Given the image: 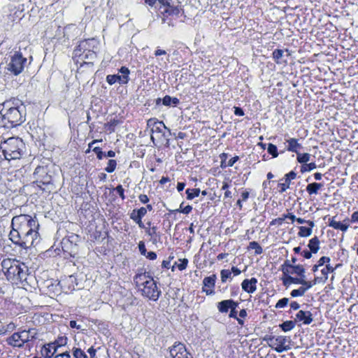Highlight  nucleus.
I'll return each mask as SVG.
<instances>
[{"label":"nucleus","mask_w":358,"mask_h":358,"mask_svg":"<svg viewBox=\"0 0 358 358\" xmlns=\"http://www.w3.org/2000/svg\"><path fill=\"white\" fill-rule=\"evenodd\" d=\"M11 227L9 238L14 244L28 249L40 243L39 224L36 217L25 214L15 216L12 219Z\"/></svg>","instance_id":"1"},{"label":"nucleus","mask_w":358,"mask_h":358,"mask_svg":"<svg viewBox=\"0 0 358 358\" xmlns=\"http://www.w3.org/2000/svg\"><path fill=\"white\" fill-rule=\"evenodd\" d=\"M0 117L3 127L13 128L25 120L24 106L19 99H11L0 103Z\"/></svg>","instance_id":"2"},{"label":"nucleus","mask_w":358,"mask_h":358,"mask_svg":"<svg viewBox=\"0 0 358 358\" xmlns=\"http://www.w3.org/2000/svg\"><path fill=\"white\" fill-rule=\"evenodd\" d=\"M1 270L8 280L17 284L27 280V266L15 259H4L1 264Z\"/></svg>","instance_id":"3"},{"label":"nucleus","mask_w":358,"mask_h":358,"mask_svg":"<svg viewBox=\"0 0 358 358\" xmlns=\"http://www.w3.org/2000/svg\"><path fill=\"white\" fill-rule=\"evenodd\" d=\"M134 281L143 296L154 301L158 300L161 291L151 276L145 273H139L136 275Z\"/></svg>","instance_id":"4"},{"label":"nucleus","mask_w":358,"mask_h":358,"mask_svg":"<svg viewBox=\"0 0 358 358\" xmlns=\"http://www.w3.org/2000/svg\"><path fill=\"white\" fill-rule=\"evenodd\" d=\"M25 152V144L18 137L9 138L1 142L0 152L4 156L5 159H19Z\"/></svg>","instance_id":"5"},{"label":"nucleus","mask_w":358,"mask_h":358,"mask_svg":"<svg viewBox=\"0 0 358 358\" xmlns=\"http://www.w3.org/2000/svg\"><path fill=\"white\" fill-rule=\"evenodd\" d=\"M36 335L37 333L34 329L23 330L13 334L7 338V343L13 347L22 348L24 343L36 338Z\"/></svg>","instance_id":"6"},{"label":"nucleus","mask_w":358,"mask_h":358,"mask_svg":"<svg viewBox=\"0 0 358 358\" xmlns=\"http://www.w3.org/2000/svg\"><path fill=\"white\" fill-rule=\"evenodd\" d=\"M68 338L65 336H59L54 342L44 345L41 350L45 358H52L60 347L67 344Z\"/></svg>","instance_id":"7"},{"label":"nucleus","mask_w":358,"mask_h":358,"mask_svg":"<svg viewBox=\"0 0 358 358\" xmlns=\"http://www.w3.org/2000/svg\"><path fill=\"white\" fill-rule=\"evenodd\" d=\"M27 59L23 57L20 53L16 52L12 56L8 64V70L14 75L20 74L24 69Z\"/></svg>","instance_id":"8"},{"label":"nucleus","mask_w":358,"mask_h":358,"mask_svg":"<svg viewBox=\"0 0 358 358\" xmlns=\"http://www.w3.org/2000/svg\"><path fill=\"white\" fill-rule=\"evenodd\" d=\"M121 75H108L106 77V81L109 85H113L119 83L122 85L127 84L129 80V75L130 73L129 69L126 66H122L119 70Z\"/></svg>","instance_id":"9"},{"label":"nucleus","mask_w":358,"mask_h":358,"mask_svg":"<svg viewBox=\"0 0 358 358\" xmlns=\"http://www.w3.org/2000/svg\"><path fill=\"white\" fill-rule=\"evenodd\" d=\"M266 340L268 341V345L278 352H282L289 349V346L285 345L287 342L286 336H269Z\"/></svg>","instance_id":"10"},{"label":"nucleus","mask_w":358,"mask_h":358,"mask_svg":"<svg viewBox=\"0 0 358 358\" xmlns=\"http://www.w3.org/2000/svg\"><path fill=\"white\" fill-rule=\"evenodd\" d=\"M34 176L38 186L41 185H48L52 182L51 176L47 173V169L44 166H38L34 171Z\"/></svg>","instance_id":"11"},{"label":"nucleus","mask_w":358,"mask_h":358,"mask_svg":"<svg viewBox=\"0 0 358 358\" xmlns=\"http://www.w3.org/2000/svg\"><path fill=\"white\" fill-rule=\"evenodd\" d=\"M169 352L172 358H189L191 357L185 345L181 343H176L170 348Z\"/></svg>","instance_id":"12"},{"label":"nucleus","mask_w":358,"mask_h":358,"mask_svg":"<svg viewBox=\"0 0 358 358\" xmlns=\"http://www.w3.org/2000/svg\"><path fill=\"white\" fill-rule=\"evenodd\" d=\"M147 126L150 129L151 139L153 142L155 141L154 134H161L163 132L164 129H166V127L163 122L158 121L154 118H151L148 120Z\"/></svg>","instance_id":"13"},{"label":"nucleus","mask_w":358,"mask_h":358,"mask_svg":"<svg viewBox=\"0 0 358 358\" xmlns=\"http://www.w3.org/2000/svg\"><path fill=\"white\" fill-rule=\"evenodd\" d=\"M217 276L215 274H213L210 276L204 278L203 280V292H206L207 295H210L214 293L213 289L215 287V280Z\"/></svg>","instance_id":"14"},{"label":"nucleus","mask_w":358,"mask_h":358,"mask_svg":"<svg viewBox=\"0 0 358 358\" xmlns=\"http://www.w3.org/2000/svg\"><path fill=\"white\" fill-rule=\"evenodd\" d=\"M92 41H93V39H92V40L88 39V40H85V41L80 42V44L78 45V46L77 47V48L75 50L76 55L80 56V54L79 52L82 50H83V53H85V51H87L84 56L85 59L94 58L96 57L95 52L88 50V43Z\"/></svg>","instance_id":"15"},{"label":"nucleus","mask_w":358,"mask_h":358,"mask_svg":"<svg viewBox=\"0 0 358 358\" xmlns=\"http://www.w3.org/2000/svg\"><path fill=\"white\" fill-rule=\"evenodd\" d=\"M285 266L287 267L286 271H284V273L286 272L289 273L291 274H296L299 276V278H304L306 279L305 275V268L302 265H293L291 264L288 261L285 262Z\"/></svg>","instance_id":"16"},{"label":"nucleus","mask_w":358,"mask_h":358,"mask_svg":"<svg viewBox=\"0 0 358 358\" xmlns=\"http://www.w3.org/2000/svg\"><path fill=\"white\" fill-rule=\"evenodd\" d=\"M296 176L294 171H292L289 173L285 175V182L278 184V187L280 188L279 192H285L289 187L291 183V180H294Z\"/></svg>","instance_id":"17"},{"label":"nucleus","mask_w":358,"mask_h":358,"mask_svg":"<svg viewBox=\"0 0 358 358\" xmlns=\"http://www.w3.org/2000/svg\"><path fill=\"white\" fill-rule=\"evenodd\" d=\"M257 280L255 278L245 279L242 282V289L248 293H253L257 289Z\"/></svg>","instance_id":"18"},{"label":"nucleus","mask_w":358,"mask_h":358,"mask_svg":"<svg viewBox=\"0 0 358 358\" xmlns=\"http://www.w3.org/2000/svg\"><path fill=\"white\" fill-rule=\"evenodd\" d=\"M296 320L303 321L304 324H310L313 322L312 313L310 311L299 310L296 315Z\"/></svg>","instance_id":"19"},{"label":"nucleus","mask_w":358,"mask_h":358,"mask_svg":"<svg viewBox=\"0 0 358 358\" xmlns=\"http://www.w3.org/2000/svg\"><path fill=\"white\" fill-rule=\"evenodd\" d=\"M285 53H286V55L288 57L289 56V52L288 50H280V49H276L273 52V58L278 64H282L286 63L287 60L283 59V57L285 56Z\"/></svg>","instance_id":"20"},{"label":"nucleus","mask_w":358,"mask_h":358,"mask_svg":"<svg viewBox=\"0 0 358 358\" xmlns=\"http://www.w3.org/2000/svg\"><path fill=\"white\" fill-rule=\"evenodd\" d=\"M291 284H307V280L304 278H294L291 275H287L283 279V285L285 286L288 287Z\"/></svg>","instance_id":"21"},{"label":"nucleus","mask_w":358,"mask_h":358,"mask_svg":"<svg viewBox=\"0 0 358 358\" xmlns=\"http://www.w3.org/2000/svg\"><path fill=\"white\" fill-rule=\"evenodd\" d=\"M181 10V8L177 5L174 4V2L172 1L171 3L169 6H166L164 12L168 15L172 16H178Z\"/></svg>","instance_id":"22"},{"label":"nucleus","mask_w":358,"mask_h":358,"mask_svg":"<svg viewBox=\"0 0 358 358\" xmlns=\"http://www.w3.org/2000/svg\"><path fill=\"white\" fill-rule=\"evenodd\" d=\"M288 145L287 150L289 152L299 153V150L302 148L301 145L299 143L298 140L294 138H289L286 141Z\"/></svg>","instance_id":"23"},{"label":"nucleus","mask_w":358,"mask_h":358,"mask_svg":"<svg viewBox=\"0 0 358 358\" xmlns=\"http://www.w3.org/2000/svg\"><path fill=\"white\" fill-rule=\"evenodd\" d=\"M302 286L297 289H294L291 292L290 295L292 297L302 296L305 294L306 292L311 288V285L309 282L307 284H301Z\"/></svg>","instance_id":"24"},{"label":"nucleus","mask_w":358,"mask_h":358,"mask_svg":"<svg viewBox=\"0 0 358 358\" xmlns=\"http://www.w3.org/2000/svg\"><path fill=\"white\" fill-rule=\"evenodd\" d=\"M234 304V300L227 299L223 300L217 303V309L220 313H227L230 309V306Z\"/></svg>","instance_id":"25"},{"label":"nucleus","mask_w":358,"mask_h":358,"mask_svg":"<svg viewBox=\"0 0 358 358\" xmlns=\"http://www.w3.org/2000/svg\"><path fill=\"white\" fill-rule=\"evenodd\" d=\"M329 226L335 229H339L341 230L342 231H345L348 229L349 224L348 222L345 224L341 223V222L335 220V217H332L330 220Z\"/></svg>","instance_id":"26"},{"label":"nucleus","mask_w":358,"mask_h":358,"mask_svg":"<svg viewBox=\"0 0 358 358\" xmlns=\"http://www.w3.org/2000/svg\"><path fill=\"white\" fill-rule=\"evenodd\" d=\"M323 187L322 183L313 182L307 185L306 191L309 195L317 194L318 191Z\"/></svg>","instance_id":"27"},{"label":"nucleus","mask_w":358,"mask_h":358,"mask_svg":"<svg viewBox=\"0 0 358 358\" xmlns=\"http://www.w3.org/2000/svg\"><path fill=\"white\" fill-rule=\"evenodd\" d=\"M308 248L310 250L313 252L316 253L319 250L320 248V241L317 236L313 237L309 241L308 243Z\"/></svg>","instance_id":"28"},{"label":"nucleus","mask_w":358,"mask_h":358,"mask_svg":"<svg viewBox=\"0 0 358 358\" xmlns=\"http://www.w3.org/2000/svg\"><path fill=\"white\" fill-rule=\"evenodd\" d=\"M295 327V322L292 320H287L280 324V327L284 331H289L294 329Z\"/></svg>","instance_id":"29"},{"label":"nucleus","mask_w":358,"mask_h":358,"mask_svg":"<svg viewBox=\"0 0 358 358\" xmlns=\"http://www.w3.org/2000/svg\"><path fill=\"white\" fill-rule=\"evenodd\" d=\"M200 192V189L196 188L186 189L187 199L188 200H192L194 197L199 196Z\"/></svg>","instance_id":"30"},{"label":"nucleus","mask_w":358,"mask_h":358,"mask_svg":"<svg viewBox=\"0 0 358 358\" xmlns=\"http://www.w3.org/2000/svg\"><path fill=\"white\" fill-rule=\"evenodd\" d=\"M297 161L300 164H305L307 163L310 158V155L308 153H297Z\"/></svg>","instance_id":"31"},{"label":"nucleus","mask_w":358,"mask_h":358,"mask_svg":"<svg viewBox=\"0 0 358 358\" xmlns=\"http://www.w3.org/2000/svg\"><path fill=\"white\" fill-rule=\"evenodd\" d=\"M335 270H336V268H334L329 264H327L326 265L325 268H324L321 270V273L324 277V282H325L328 279L329 273H333V272H334Z\"/></svg>","instance_id":"32"},{"label":"nucleus","mask_w":358,"mask_h":358,"mask_svg":"<svg viewBox=\"0 0 358 358\" xmlns=\"http://www.w3.org/2000/svg\"><path fill=\"white\" fill-rule=\"evenodd\" d=\"M72 353L75 358H87L85 352L80 348H73L72 349Z\"/></svg>","instance_id":"33"},{"label":"nucleus","mask_w":358,"mask_h":358,"mask_svg":"<svg viewBox=\"0 0 358 358\" xmlns=\"http://www.w3.org/2000/svg\"><path fill=\"white\" fill-rule=\"evenodd\" d=\"M312 234L311 228H308L306 227H300L299 231L298 233V236L300 237H307L310 236Z\"/></svg>","instance_id":"34"},{"label":"nucleus","mask_w":358,"mask_h":358,"mask_svg":"<svg viewBox=\"0 0 358 358\" xmlns=\"http://www.w3.org/2000/svg\"><path fill=\"white\" fill-rule=\"evenodd\" d=\"M316 167H317V166L315 162H311L309 164L305 163L301 167V173L308 172V171H310L316 169Z\"/></svg>","instance_id":"35"},{"label":"nucleus","mask_w":358,"mask_h":358,"mask_svg":"<svg viewBox=\"0 0 358 358\" xmlns=\"http://www.w3.org/2000/svg\"><path fill=\"white\" fill-rule=\"evenodd\" d=\"M117 166V162L115 159H110L108 162L105 171L108 173H112L115 171Z\"/></svg>","instance_id":"36"},{"label":"nucleus","mask_w":358,"mask_h":358,"mask_svg":"<svg viewBox=\"0 0 358 358\" xmlns=\"http://www.w3.org/2000/svg\"><path fill=\"white\" fill-rule=\"evenodd\" d=\"M221 280L225 282L227 279L231 278V271L229 269H223L220 272Z\"/></svg>","instance_id":"37"},{"label":"nucleus","mask_w":358,"mask_h":358,"mask_svg":"<svg viewBox=\"0 0 358 358\" xmlns=\"http://www.w3.org/2000/svg\"><path fill=\"white\" fill-rule=\"evenodd\" d=\"M267 151L273 157H277L278 156L277 147L272 143H268Z\"/></svg>","instance_id":"38"},{"label":"nucleus","mask_w":358,"mask_h":358,"mask_svg":"<svg viewBox=\"0 0 358 358\" xmlns=\"http://www.w3.org/2000/svg\"><path fill=\"white\" fill-rule=\"evenodd\" d=\"M229 317L236 319L240 325L243 326L244 324V321L242 319L237 317L236 309H230Z\"/></svg>","instance_id":"39"},{"label":"nucleus","mask_w":358,"mask_h":358,"mask_svg":"<svg viewBox=\"0 0 358 358\" xmlns=\"http://www.w3.org/2000/svg\"><path fill=\"white\" fill-rule=\"evenodd\" d=\"M250 248L252 249H255V253L257 255H259V254L262 253V247L259 245V244L258 243H257L255 241H252V242L250 243Z\"/></svg>","instance_id":"40"},{"label":"nucleus","mask_w":358,"mask_h":358,"mask_svg":"<svg viewBox=\"0 0 358 358\" xmlns=\"http://www.w3.org/2000/svg\"><path fill=\"white\" fill-rule=\"evenodd\" d=\"M182 204H183V203H182L180 204V208L176 209L175 211L176 212L182 213L186 214V215L189 214L192 211V206L187 205L184 208L181 209Z\"/></svg>","instance_id":"41"},{"label":"nucleus","mask_w":358,"mask_h":358,"mask_svg":"<svg viewBox=\"0 0 358 358\" xmlns=\"http://www.w3.org/2000/svg\"><path fill=\"white\" fill-rule=\"evenodd\" d=\"M180 263L177 264V266L180 271L185 270L188 264V259H179Z\"/></svg>","instance_id":"42"},{"label":"nucleus","mask_w":358,"mask_h":358,"mask_svg":"<svg viewBox=\"0 0 358 358\" xmlns=\"http://www.w3.org/2000/svg\"><path fill=\"white\" fill-rule=\"evenodd\" d=\"M288 302H289V299H287V298H282V299H280L277 302V303L275 305V308H284V307H285L287 305Z\"/></svg>","instance_id":"43"},{"label":"nucleus","mask_w":358,"mask_h":358,"mask_svg":"<svg viewBox=\"0 0 358 358\" xmlns=\"http://www.w3.org/2000/svg\"><path fill=\"white\" fill-rule=\"evenodd\" d=\"M92 151L96 154L97 158L99 159H102L104 157L105 153L101 151V149L99 147H94L92 149Z\"/></svg>","instance_id":"44"},{"label":"nucleus","mask_w":358,"mask_h":358,"mask_svg":"<svg viewBox=\"0 0 358 358\" xmlns=\"http://www.w3.org/2000/svg\"><path fill=\"white\" fill-rule=\"evenodd\" d=\"M285 220V214H284L282 215L281 217H278V218H275V219L273 220L271 222L270 224L271 225H275V224L281 225Z\"/></svg>","instance_id":"45"},{"label":"nucleus","mask_w":358,"mask_h":358,"mask_svg":"<svg viewBox=\"0 0 358 358\" xmlns=\"http://www.w3.org/2000/svg\"><path fill=\"white\" fill-rule=\"evenodd\" d=\"M115 190L117 192V193L119 194V196L121 197L122 200L125 199V196L124 194V190L121 185H117L115 187Z\"/></svg>","instance_id":"46"},{"label":"nucleus","mask_w":358,"mask_h":358,"mask_svg":"<svg viewBox=\"0 0 358 358\" xmlns=\"http://www.w3.org/2000/svg\"><path fill=\"white\" fill-rule=\"evenodd\" d=\"M131 220H133L135 222H141V217L137 214L136 210H134L130 215Z\"/></svg>","instance_id":"47"},{"label":"nucleus","mask_w":358,"mask_h":358,"mask_svg":"<svg viewBox=\"0 0 358 358\" xmlns=\"http://www.w3.org/2000/svg\"><path fill=\"white\" fill-rule=\"evenodd\" d=\"M329 262H330V258H329V257H325V256H324V257H322L319 259V261H318V262H317V263H318V266H323L324 264H329Z\"/></svg>","instance_id":"48"},{"label":"nucleus","mask_w":358,"mask_h":358,"mask_svg":"<svg viewBox=\"0 0 358 358\" xmlns=\"http://www.w3.org/2000/svg\"><path fill=\"white\" fill-rule=\"evenodd\" d=\"M238 160V156H236V157H232L231 159H230L227 164L226 165H224V167L226 166H234V164ZM222 166H224L223 165V162H222Z\"/></svg>","instance_id":"49"},{"label":"nucleus","mask_w":358,"mask_h":358,"mask_svg":"<svg viewBox=\"0 0 358 358\" xmlns=\"http://www.w3.org/2000/svg\"><path fill=\"white\" fill-rule=\"evenodd\" d=\"M172 97L166 95L162 99V103L164 106H171V105Z\"/></svg>","instance_id":"50"},{"label":"nucleus","mask_w":358,"mask_h":358,"mask_svg":"<svg viewBox=\"0 0 358 358\" xmlns=\"http://www.w3.org/2000/svg\"><path fill=\"white\" fill-rule=\"evenodd\" d=\"M138 248H139V251H140L141 255H146L147 250H146V248H145V244H144V243L143 241H141L139 243Z\"/></svg>","instance_id":"51"},{"label":"nucleus","mask_w":358,"mask_h":358,"mask_svg":"<svg viewBox=\"0 0 358 358\" xmlns=\"http://www.w3.org/2000/svg\"><path fill=\"white\" fill-rule=\"evenodd\" d=\"M137 214L142 218L144 217L147 213V208L144 207H141L138 210H136Z\"/></svg>","instance_id":"52"},{"label":"nucleus","mask_w":358,"mask_h":358,"mask_svg":"<svg viewBox=\"0 0 358 358\" xmlns=\"http://www.w3.org/2000/svg\"><path fill=\"white\" fill-rule=\"evenodd\" d=\"M138 199L139 201L143 203H146L149 201V198L146 194H140Z\"/></svg>","instance_id":"53"},{"label":"nucleus","mask_w":358,"mask_h":358,"mask_svg":"<svg viewBox=\"0 0 358 358\" xmlns=\"http://www.w3.org/2000/svg\"><path fill=\"white\" fill-rule=\"evenodd\" d=\"M146 257L149 259L154 260L157 258V254L155 252H146V255H145Z\"/></svg>","instance_id":"54"},{"label":"nucleus","mask_w":358,"mask_h":358,"mask_svg":"<svg viewBox=\"0 0 358 358\" xmlns=\"http://www.w3.org/2000/svg\"><path fill=\"white\" fill-rule=\"evenodd\" d=\"M55 358H71L69 352H65L63 353H60L57 355Z\"/></svg>","instance_id":"55"},{"label":"nucleus","mask_w":358,"mask_h":358,"mask_svg":"<svg viewBox=\"0 0 358 358\" xmlns=\"http://www.w3.org/2000/svg\"><path fill=\"white\" fill-rule=\"evenodd\" d=\"M234 114L238 116H243L244 115V112L242 108L239 107H234Z\"/></svg>","instance_id":"56"},{"label":"nucleus","mask_w":358,"mask_h":358,"mask_svg":"<svg viewBox=\"0 0 358 358\" xmlns=\"http://www.w3.org/2000/svg\"><path fill=\"white\" fill-rule=\"evenodd\" d=\"M101 141H102V140H101V139H100V140L96 139V140L92 141L91 143H90L88 144V149L85 151V152H86V153H89V152H90L91 148H92V145H93L94 144H95V143H97V142H101Z\"/></svg>","instance_id":"57"},{"label":"nucleus","mask_w":358,"mask_h":358,"mask_svg":"<svg viewBox=\"0 0 358 358\" xmlns=\"http://www.w3.org/2000/svg\"><path fill=\"white\" fill-rule=\"evenodd\" d=\"M87 352L90 354L91 358H94L96 355V350L94 347H91L87 350Z\"/></svg>","instance_id":"58"},{"label":"nucleus","mask_w":358,"mask_h":358,"mask_svg":"<svg viewBox=\"0 0 358 358\" xmlns=\"http://www.w3.org/2000/svg\"><path fill=\"white\" fill-rule=\"evenodd\" d=\"M173 0H158L160 4L165 6V8L171 3Z\"/></svg>","instance_id":"59"},{"label":"nucleus","mask_w":358,"mask_h":358,"mask_svg":"<svg viewBox=\"0 0 358 358\" xmlns=\"http://www.w3.org/2000/svg\"><path fill=\"white\" fill-rule=\"evenodd\" d=\"M351 222H358V211H356L352 213L351 216Z\"/></svg>","instance_id":"60"},{"label":"nucleus","mask_w":358,"mask_h":358,"mask_svg":"<svg viewBox=\"0 0 358 358\" xmlns=\"http://www.w3.org/2000/svg\"><path fill=\"white\" fill-rule=\"evenodd\" d=\"M312 252L311 251H308V250H304L303 252H302V255L303 256L306 258V259H310L312 257Z\"/></svg>","instance_id":"61"},{"label":"nucleus","mask_w":358,"mask_h":358,"mask_svg":"<svg viewBox=\"0 0 358 358\" xmlns=\"http://www.w3.org/2000/svg\"><path fill=\"white\" fill-rule=\"evenodd\" d=\"M290 307L293 310H298L300 306H299V303H297L296 301H292L290 303Z\"/></svg>","instance_id":"62"},{"label":"nucleus","mask_w":358,"mask_h":358,"mask_svg":"<svg viewBox=\"0 0 358 358\" xmlns=\"http://www.w3.org/2000/svg\"><path fill=\"white\" fill-rule=\"evenodd\" d=\"M69 326L71 328H76L78 329H79L80 328V325H77V323H76V322L75 320L70 321Z\"/></svg>","instance_id":"63"},{"label":"nucleus","mask_w":358,"mask_h":358,"mask_svg":"<svg viewBox=\"0 0 358 358\" xmlns=\"http://www.w3.org/2000/svg\"><path fill=\"white\" fill-rule=\"evenodd\" d=\"M185 182H178V185H177V189L178 192H181L185 188Z\"/></svg>","instance_id":"64"}]
</instances>
